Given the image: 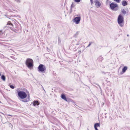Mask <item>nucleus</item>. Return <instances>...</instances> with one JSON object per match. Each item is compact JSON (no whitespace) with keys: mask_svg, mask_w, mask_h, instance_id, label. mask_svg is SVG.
Wrapping results in <instances>:
<instances>
[{"mask_svg":"<svg viewBox=\"0 0 130 130\" xmlns=\"http://www.w3.org/2000/svg\"><path fill=\"white\" fill-rule=\"evenodd\" d=\"M127 36H128V35H127Z\"/></svg>","mask_w":130,"mask_h":130,"instance_id":"obj_25","label":"nucleus"},{"mask_svg":"<svg viewBox=\"0 0 130 130\" xmlns=\"http://www.w3.org/2000/svg\"><path fill=\"white\" fill-rule=\"evenodd\" d=\"M43 90H44V91H45V90L44 89V88H43Z\"/></svg>","mask_w":130,"mask_h":130,"instance_id":"obj_24","label":"nucleus"},{"mask_svg":"<svg viewBox=\"0 0 130 130\" xmlns=\"http://www.w3.org/2000/svg\"><path fill=\"white\" fill-rule=\"evenodd\" d=\"M39 104L37 101H35L33 102V105L34 106H36V105H38Z\"/></svg>","mask_w":130,"mask_h":130,"instance_id":"obj_10","label":"nucleus"},{"mask_svg":"<svg viewBox=\"0 0 130 130\" xmlns=\"http://www.w3.org/2000/svg\"><path fill=\"white\" fill-rule=\"evenodd\" d=\"M18 94L19 96L21 99H24L26 98L27 95L26 93L23 91H20L18 92Z\"/></svg>","mask_w":130,"mask_h":130,"instance_id":"obj_2","label":"nucleus"},{"mask_svg":"<svg viewBox=\"0 0 130 130\" xmlns=\"http://www.w3.org/2000/svg\"><path fill=\"white\" fill-rule=\"evenodd\" d=\"M122 5L124 6H125L126 5H127V2L125 1L122 2Z\"/></svg>","mask_w":130,"mask_h":130,"instance_id":"obj_13","label":"nucleus"},{"mask_svg":"<svg viewBox=\"0 0 130 130\" xmlns=\"http://www.w3.org/2000/svg\"><path fill=\"white\" fill-rule=\"evenodd\" d=\"M123 21V17L121 15H119L118 19V22L119 25L121 27L123 26L122 23Z\"/></svg>","mask_w":130,"mask_h":130,"instance_id":"obj_4","label":"nucleus"},{"mask_svg":"<svg viewBox=\"0 0 130 130\" xmlns=\"http://www.w3.org/2000/svg\"><path fill=\"white\" fill-rule=\"evenodd\" d=\"M75 1L76 2L79 3L80 2V0H75Z\"/></svg>","mask_w":130,"mask_h":130,"instance_id":"obj_18","label":"nucleus"},{"mask_svg":"<svg viewBox=\"0 0 130 130\" xmlns=\"http://www.w3.org/2000/svg\"><path fill=\"white\" fill-rule=\"evenodd\" d=\"M46 71L45 66L44 65L40 64L38 67V71L43 73L45 72Z\"/></svg>","mask_w":130,"mask_h":130,"instance_id":"obj_3","label":"nucleus"},{"mask_svg":"<svg viewBox=\"0 0 130 130\" xmlns=\"http://www.w3.org/2000/svg\"><path fill=\"white\" fill-rule=\"evenodd\" d=\"M91 2V4L92 5L93 3V2L92 1V0H90Z\"/></svg>","mask_w":130,"mask_h":130,"instance_id":"obj_21","label":"nucleus"},{"mask_svg":"<svg viewBox=\"0 0 130 130\" xmlns=\"http://www.w3.org/2000/svg\"><path fill=\"white\" fill-rule=\"evenodd\" d=\"M29 100H30L29 97V96H28L27 98L26 99L22 100V101H23V102H28V101H29Z\"/></svg>","mask_w":130,"mask_h":130,"instance_id":"obj_11","label":"nucleus"},{"mask_svg":"<svg viewBox=\"0 0 130 130\" xmlns=\"http://www.w3.org/2000/svg\"><path fill=\"white\" fill-rule=\"evenodd\" d=\"M61 97L62 99H63L66 101H67V100L65 95L64 94H62L61 96Z\"/></svg>","mask_w":130,"mask_h":130,"instance_id":"obj_8","label":"nucleus"},{"mask_svg":"<svg viewBox=\"0 0 130 130\" xmlns=\"http://www.w3.org/2000/svg\"><path fill=\"white\" fill-rule=\"evenodd\" d=\"M0 102H1L0 101Z\"/></svg>","mask_w":130,"mask_h":130,"instance_id":"obj_26","label":"nucleus"},{"mask_svg":"<svg viewBox=\"0 0 130 130\" xmlns=\"http://www.w3.org/2000/svg\"><path fill=\"white\" fill-rule=\"evenodd\" d=\"M1 78L4 81H5L6 80V77L4 75H2L1 77Z\"/></svg>","mask_w":130,"mask_h":130,"instance_id":"obj_15","label":"nucleus"},{"mask_svg":"<svg viewBox=\"0 0 130 130\" xmlns=\"http://www.w3.org/2000/svg\"><path fill=\"white\" fill-rule=\"evenodd\" d=\"M71 9L73 7V5H71Z\"/></svg>","mask_w":130,"mask_h":130,"instance_id":"obj_22","label":"nucleus"},{"mask_svg":"<svg viewBox=\"0 0 130 130\" xmlns=\"http://www.w3.org/2000/svg\"><path fill=\"white\" fill-rule=\"evenodd\" d=\"M25 64L27 67L29 69H31L33 67V61L31 59L27 58Z\"/></svg>","mask_w":130,"mask_h":130,"instance_id":"obj_1","label":"nucleus"},{"mask_svg":"<svg viewBox=\"0 0 130 130\" xmlns=\"http://www.w3.org/2000/svg\"><path fill=\"white\" fill-rule=\"evenodd\" d=\"M117 3H119L120 2V0H114Z\"/></svg>","mask_w":130,"mask_h":130,"instance_id":"obj_17","label":"nucleus"},{"mask_svg":"<svg viewBox=\"0 0 130 130\" xmlns=\"http://www.w3.org/2000/svg\"><path fill=\"white\" fill-rule=\"evenodd\" d=\"M122 12L124 14H125L126 13V12L124 9H123L122 10Z\"/></svg>","mask_w":130,"mask_h":130,"instance_id":"obj_16","label":"nucleus"},{"mask_svg":"<svg viewBox=\"0 0 130 130\" xmlns=\"http://www.w3.org/2000/svg\"><path fill=\"white\" fill-rule=\"evenodd\" d=\"M100 124L99 123H96L94 124V127L95 130H98L97 128V127H100Z\"/></svg>","mask_w":130,"mask_h":130,"instance_id":"obj_9","label":"nucleus"},{"mask_svg":"<svg viewBox=\"0 0 130 130\" xmlns=\"http://www.w3.org/2000/svg\"><path fill=\"white\" fill-rule=\"evenodd\" d=\"M10 25L11 26H13V24L11 23V22L10 21H9L7 22V25ZM12 27L11 26H10V27L11 28Z\"/></svg>","mask_w":130,"mask_h":130,"instance_id":"obj_14","label":"nucleus"},{"mask_svg":"<svg viewBox=\"0 0 130 130\" xmlns=\"http://www.w3.org/2000/svg\"><path fill=\"white\" fill-rule=\"evenodd\" d=\"M92 43V42L90 43L89 44V45L87 47H89L90 45Z\"/></svg>","mask_w":130,"mask_h":130,"instance_id":"obj_20","label":"nucleus"},{"mask_svg":"<svg viewBox=\"0 0 130 130\" xmlns=\"http://www.w3.org/2000/svg\"><path fill=\"white\" fill-rule=\"evenodd\" d=\"M95 5L98 8L100 7L101 5V3L98 1H96L95 2Z\"/></svg>","mask_w":130,"mask_h":130,"instance_id":"obj_7","label":"nucleus"},{"mask_svg":"<svg viewBox=\"0 0 130 130\" xmlns=\"http://www.w3.org/2000/svg\"><path fill=\"white\" fill-rule=\"evenodd\" d=\"M117 7V5L116 4L111 3L110 4V8L112 10H114L115 11L117 10H118Z\"/></svg>","mask_w":130,"mask_h":130,"instance_id":"obj_5","label":"nucleus"},{"mask_svg":"<svg viewBox=\"0 0 130 130\" xmlns=\"http://www.w3.org/2000/svg\"><path fill=\"white\" fill-rule=\"evenodd\" d=\"M127 69V67L125 66L122 69V72L123 73H124Z\"/></svg>","mask_w":130,"mask_h":130,"instance_id":"obj_12","label":"nucleus"},{"mask_svg":"<svg viewBox=\"0 0 130 130\" xmlns=\"http://www.w3.org/2000/svg\"><path fill=\"white\" fill-rule=\"evenodd\" d=\"M80 17H76L73 20V21L76 24H78L80 23Z\"/></svg>","mask_w":130,"mask_h":130,"instance_id":"obj_6","label":"nucleus"},{"mask_svg":"<svg viewBox=\"0 0 130 130\" xmlns=\"http://www.w3.org/2000/svg\"><path fill=\"white\" fill-rule=\"evenodd\" d=\"M8 116H11V115H8Z\"/></svg>","mask_w":130,"mask_h":130,"instance_id":"obj_23","label":"nucleus"},{"mask_svg":"<svg viewBox=\"0 0 130 130\" xmlns=\"http://www.w3.org/2000/svg\"><path fill=\"white\" fill-rule=\"evenodd\" d=\"M10 87L12 89L14 88V87L12 85H10Z\"/></svg>","mask_w":130,"mask_h":130,"instance_id":"obj_19","label":"nucleus"}]
</instances>
